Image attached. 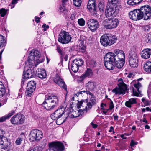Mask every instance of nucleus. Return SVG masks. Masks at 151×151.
Here are the masks:
<instances>
[{"mask_svg": "<svg viewBox=\"0 0 151 151\" xmlns=\"http://www.w3.org/2000/svg\"><path fill=\"white\" fill-rule=\"evenodd\" d=\"M104 61L114 62L116 66L118 68H122L125 63V54L120 50L116 49L114 53L109 52L105 56Z\"/></svg>", "mask_w": 151, "mask_h": 151, "instance_id": "f257e3e1", "label": "nucleus"}, {"mask_svg": "<svg viewBox=\"0 0 151 151\" xmlns=\"http://www.w3.org/2000/svg\"><path fill=\"white\" fill-rule=\"evenodd\" d=\"M151 8L148 5L143 6L139 8L136 9L129 13V18L132 20L137 21L143 18L147 20L151 16Z\"/></svg>", "mask_w": 151, "mask_h": 151, "instance_id": "f03ea898", "label": "nucleus"}, {"mask_svg": "<svg viewBox=\"0 0 151 151\" xmlns=\"http://www.w3.org/2000/svg\"><path fill=\"white\" fill-rule=\"evenodd\" d=\"M121 0H108L109 7L105 11L107 17L116 16L119 12Z\"/></svg>", "mask_w": 151, "mask_h": 151, "instance_id": "7ed1b4c3", "label": "nucleus"}, {"mask_svg": "<svg viewBox=\"0 0 151 151\" xmlns=\"http://www.w3.org/2000/svg\"><path fill=\"white\" fill-rule=\"evenodd\" d=\"M58 101L57 97L56 96L46 95L42 106L47 110H51L56 106Z\"/></svg>", "mask_w": 151, "mask_h": 151, "instance_id": "20e7f679", "label": "nucleus"}, {"mask_svg": "<svg viewBox=\"0 0 151 151\" xmlns=\"http://www.w3.org/2000/svg\"><path fill=\"white\" fill-rule=\"evenodd\" d=\"M40 55L39 52L35 49H33L30 53L28 59V62L31 66L36 67L40 63L43 62V60L39 59Z\"/></svg>", "mask_w": 151, "mask_h": 151, "instance_id": "39448f33", "label": "nucleus"}, {"mask_svg": "<svg viewBox=\"0 0 151 151\" xmlns=\"http://www.w3.org/2000/svg\"><path fill=\"white\" fill-rule=\"evenodd\" d=\"M116 37L114 35L111 34H104L100 38V42L103 46H110L116 42Z\"/></svg>", "mask_w": 151, "mask_h": 151, "instance_id": "423d86ee", "label": "nucleus"}, {"mask_svg": "<svg viewBox=\"0 0 151 151\" xmlns=\"http://www.w3.org/2000/svg\"><path fill=\"white\" fill-rule=\"evenodd\" d=\"M49 148L50 151H63L65 146L61 142L57 141L52 142L48 144Z\"/></svg>", "mask_w": 151, "mask_h": 151, "instance_id": "0eeeda50", "label": "nucleus"}, {"mask_svg": "<svg viewBox=\"0 0 151 151\" xmlns=\"http://www.w3.org/2000/svg\"><path fill=\"white\" fill-rule=\"evenodd\" d=\"M71 39V37L69 33L65 31L60 33L58 41L63 44H67L70 42Z\"/></svg>", "mask_w": 151, "mask_h": 151, "instance_id": "6e6552de", "label": "nucleus"}, {"mask_svg": "<svg viewBox=\"0 0 151 151\" xmlns=\"http://www.w3.org/2000/svg\"><path fill=\"white\" fill-rule=\"evenodd\" d=\"M129 55V62L130 66L133 68H137L138 65V56L134 52H132Z\"/></svg>", "mask_w": 151, "mask_h": 151, "instance_id": "1a4fd4ad", "label": "nucleus"}, {"mask_svg": "<svg viewBox=\"0 0 151 151\" xmlns=\"http://www.w3.org/2000/svg\"><path fill=\"white\" fill-rule=\"evenodd\" d=\"M30 139L32 141H38L42 139L43 137V133L42 131L37 129L32 130L29 135Z\"/></svg>", "mask_w": 151, "mask_h": 151, "instance_id": "9d476101", "label": "nucleus"}, {"mask_svg": "<svg viewBox=\"0 0 151 151\" xmlns=\"http://www.w3.org/2000/svg\"><path fill=\"white\" fill-rule=\"evenodd\" d=\"M24 117L23 114H21L14 115L10 119L12 124L17 125L22 124L24 122Z\"/></svg>", "mask_w": 151, "mask_h": 151, "instance_id": "9b49d317", "label": "nucleus"}, {"mask_svg": "<svg viewBox=\"0 0 151 151\" xmlns=\"http://www.w3.org/2000/svg\"><path fill=\"white\" fill-rule=\"evenodd\" d=\"M64 110L65 109L64 107L58 108L55 112L51 115L50 116L52 119L54 120H57L56 121V122L58 124H60L64 122L65 121V120H64L61 123H58V119L60 118L63 114H64Z\"/></svg>", "mask_w": 151, "mask_h": 151, "instance_id": "f8f14e48", "label": "nucleus"}, {"mask_svg": "<svg viewBox=\"0 0 151 151\" xmlns=\"http://www.w3.org/2000/svg\"><path fill=\"white\" fill-rule=\"evenodd\" d=\"M86 93L88 95H89V99L88 101V108L91 109L93 106L96 104V99L95 96L91 92L88 91H83L78 93V95L82 94V93Z\"/></svg>", "mask_w": 151, "mask_h": 151, "instance_id": "ddd939ff", "label": "nucleus"}, {"mask_svg": "<svg viewBox=\"0 0 151 151\" xmlns=\"http://www.w3.org/2000/svg\"><path fill=\"white\" fill-rule=\"evenodd\" d=\"M88 27L93 32L96 31L99 27V22L96 19H90L87 22Z\"/></svg>", "mask_w": 151, "mask_h": 151, "instance_id": "4468645a", "label": "nucleus"}, {"mask_svg": "<svg viewBox=\"0 0 151 151\" xmlns=\"http://www.w3.org/2000/svg\"><path fill=\"white\" fill-rule=\"evenodd\" d=\"M36 83L34 81H30L27 83L25 92L27 96L30 97L36 88Z\"/></svg>", "mask_w": 151, "mask_h": 151, "instance_id": "2eb2a0df", "label": "nucleus"}, {"mask_svg": "<svg viewBox=\"0 0 151 151\" xmlns=\"http://www.w3.org/2000/svg\"><path fill=\"white\" fill-rule=\"evenodd\" d=\"M83 63L84 62L82 59L74 60L71 64V70L74 73H76L78 70L79 67L81 66Z\"/></svg>", "mask_w": 151, "mask_h": 151, "instance_id": "dca6fc26", "label": "nucleus"}, {"mask_svg": "<svg viewBox=\"0 0 151 151\" xmlns=\"http://www.w3.org/2000/svg\"><path fill=\"white\" fill-rule=\"evenodd\" d=\"M53 80L54 82L61 88H63L65 90L67 89L66 85L65 82L58 74L56 75L53 79Z\"/></svg>", "mask_w": 151, "mask_h": 151, "instance_id": "f3484780", "label": "nucleus"}, {"mask_svg": "<svg viewBox=\"0 0 151 151\" xmlns=\"http://www.w3.org/2000/svg\"><path fill=\"white\" fill-rule=\"evenodd\" d=\"M127 90L126 85L124 83L120 85L119 88H116L112 90V91L114 93L116 94H124L125 93L126 91Z\"/></svg>", "mask_w": 151, "mask_h": 151, "instance_id": "a211bd4d", "label": "nucleus"}, {"mask_svg": "<svg viewBox=\"0 0 151 151\" xmlns=\"http://www.w3.org/2000/svg\"><path fill=\"white\" fill-rule=\"evenodd\" d=\"M88 104L87 102L84 101H81L78 102V108L80 110H81L83 112L87 111L88 110H89L90 109L88 108Z\"/></svg>", "mask_w": 151, "mask_h": 151, "instance_id": "6ab92c4d", "label": "nucleus"}, {"mask_svg": "<svg viewBox=\"0 0 151 151\" xmlns=\"http://www.w3.org/2000/svg\"><path fill=\"white\" fill-rule=\"evenodd\" d=\"M35 74L34 70L32 66L27 69L25 72L24 71L23 76L26 78H29L34 77Z\"/></svg>", "mask_w": 151, "mask_h": 151, "instance_id": "aec40b11", "label": "nucleus"}, {"mask_svg": "<svg viewBox=\"0 0 151 151\" xmlns=\"http://www.w3.org/2000/svg\"><path fill=\"white\" fill-rule=\"evenodd\" d=\"M87 8L91 12L95 13L96 12L95 0H89L87 5Z\"/></svg>", "mask_w": 151, "mask_h": 151, "instance_id": "412c9836", "label": "nucleus"}, {"mask_svg": "<svg viewBox=\"0 0 151 151\" xmlns=\"http://www.w3.org/2000/svg\"><path fill=\"white\" fill-rule=\"evenodd\" d=\"M141 55L142 58H149L151 55V49L147 48L141 52Z\"/></svg>", "mask_w": 151, "mask_h": 151, "instance_id": "4be33fe9", "label": "nucleus"}, {"mask_svg": "<svg viewBox=\"0 0 151 151\" xmlns=\"http://www.w3.org/2000/svg\"><path fill=\"white\" fill-rule=\"evenodd\" d=\"M110 24L108 26L109 29H111L116 28L119 24V20L116 19L110 18Z\"/></svg>", "mask_w": 151, "mask_h": 151, "instance_id": "5701e85b", "label": "nucleus"}, {"mask_svg": "<svg viewBox=\"0 0 151 151\" xmlns=\"http://www.w3.org/2000/svg\"><path fill=\"white\" fill-rule=\"evenodd\" d=\"M86 87L88 90L92 91L96 88V84L93 81H90L86 83Z\"/></svg>", "mask_w": 151, "mask_h": 151, "instance_id": "b1692460", "label": "nucleus"}, {"mask_svg": "<svg viewBox=\"0 0 151 151\" xmlns=\"http://www.w3.org/2000/svg\"><path fill=\"white\" fill-rule=\"evenodd\" d=\"M143 68L145 72L147 73H151V59L149 60L144 65Z\"/></svg>", "mask_w": 151, "mask_h": 151, "instance_id": "393cba45", "label": "nucleus"}, {"mask_svg": "<svg viewBox=\"0 0 151 151\" xmlns=\"http://www.w3.org/2000/svg\"><path fill=\"white\" fill-rule=\"evenodd\" d=\"M136 98H131L129 101H127L125 103V106L129 108L132 107V105L137 103Z\"/></svg>", "mask_w": 151, "mask_h": 151, "instance_id": "a878e982", "label": "nucleus"}, {"mask_svg": "<svg viewBox=\"0 0 151 151\" xmlns=\"http://www.w3.org/2000/svg\"><path fill=\"white\" fill-rule=\"evenodd\" d=\"M104 65L105 67L108 70H112L116 66L115 63L114 62L104 61Z\"/></svg>", "mask_w": 151, "mask_h": 151, "instance_id": "bb28decb", "label": "nucleus"}, {"mask_svg": "<svg viewBox=\"0 0 151 151\" xmlns=\"http://www.w3.org/2000/svg\"><path fill=\"white\" fill-rule=\"evenodd\" d=\"M37 76L42 79H46L47 77L46 71L44 69H40L37 73Z\"/></svg>", "mask_w": 151, "mask_h": 151, "instance_id": "cd10ccee", "label": "nucleus"}, {"mask_svg": "<svg viewBox=\"0 0 151 151\" xmlns=\"http://www.w3.org/2000/svg\"><path fill=\"white\" fill-rule=\"evenodd\" d=\"M14 114V111L13 110L11 111L7 115L0 118V122H2L5 121L6 119H9Z\"/></svg>", "mask_w": 151, "mask_h": 151, "instance_id": "c85d7f7f", "label": "nucleus"}, {"mask_svg": "<svg viewBox=\"0 0 151 151\" xmlns=\"http://www.w3.org/2000/svg\"><path fill=\"white\" fill-rule=\"evenodd\" d=\"M128 4L131 5H134L138 4L142 2L143 0H127Z\"/></svg>", "mask_w": 151, "mask_h": 151, "instance_id": "c756f323", "label": "nucleus"}, {"mask_svg": "<svg viewBox=\"0 0 151 151\" xmlns=\"http://www.w3.org/2000/svg\"><path fill=\"white\" fill-rule=\"evenodd\" d=\"M6 45V41L4 37L0 35V48H4V47Z\"/></svg>", "mask_w": 151, "mask_h": 151, "instance_id": "7c9ffc66", "label": "nucleus"}, {"mask_svg": "<svg viewBox=\"0 0 151 151\" xmlns=\"http://www.w3.org/2000/svg\"><path fill=\"white\" fill-rule=\"evenodd\" d=\"M24 134L22 133L15 141V143L17 145H20L22 142L23 138L24 137Z\"/></svg>", "mask_w": 151, "mask_h": 151, "instance_id": "2f4dec72", "label": "nucleus"}, {"mask_svg": "<svg viewBox=\"0 0 151 151\" xmlns=\"http://www.w3.org/2000/svg\"><path fill=\"white\" fill-rule=\"evenodd\" d=\"M114 16H112L111 17H107H107H108V19L105 20L103 21V24L105 27V28L107 29H109V28L108 27V26L109 25V24H110V22L111 18H110V17H112Z\"/></svg>", "mask_w": 151, "mask_h": 151, "instance_id": "473e14b6", "label": "nucleus"}, {"mask_svg": "<svg viewBox=\"0 0 151 151\" xmlns=\"http://www.w3.org/2000/svg\"><path fill=\"white\" fill-rule=\"evenodd\" d=\"M56 50L58 53H59L60 58H61L65 54L64 50L59 46H57Z\"/></svg>", "mask_w": 151, "mask_h": 151, "instance_id": "72a5a7b5", "label": "nucleus"}, {"mask_svg": "<svg viewBox=\"0 0 151 151\" xmlns=\"http://www.w3.org/2000/svg\"><path fill=\"white\" fill-rule=\"evenodd\" d=\"M82 2L81 0H73V4L76 7H79Z\"/></svg>", "mask_w": 151, "mask_h": 151, "instance_id": "f704fd0d", "label": "nucleus"}, {"mask_svg": "<svg viewBox=\"0 0 151 151\" xmlns=\"http://www.w3.org/2000/svg\"><path fill=\"white\" fill-rule=\"evenodd\" d=\"M86 77H90L93 75V73L91 70L90 69H88L86 71L85 74Z\"/></svg>", "mask_w": 151, "mask_h": 151, "instance_id": "c9c22d12", "label": "nucleus"}, {"mask_svg": "<svg viewBox=\"0 0 151 151\" xmlns=\"http://www.w3.org/2000/svg\"><path fill=\"white\" fill-rule=\"evenodd\" d=\"M134 87L136 88L138 93H140L141 92V91H140L139 89L141 87V85L140 83L138 82L137 83L134 84Z\"/></svg>", "mask_w": 151, "mask_h": 151, "instance_id": "e433bc0d", "label": "nucleus"}, {"mask_svg": "<svg viewBox=\"0 0 151 151\" xmlns=\"http://www.w3.org/2000/svg\"><path fill=\"white\" fill-rule=\"evenodd\" d=\"M5 93V90L4 86L0 87V97H3Z\"/></svg>", "mask_w": 151, "mask_h": 151, "instance_id": "4c0bfd02", "label": "nucleus"}, {"mask_svg": "<svg viewBox=\"0 0 151 151\" xmlns=\"http://www.w3.org/2000/svg\"><path fill=\"white\" fill-rule=\"evenodd\" d=\"M7 140L6 137L3 135L0 136V145H2L3 144L4 141Z\"/></svg>", "mask_w": 151, "mask_h": 151, "instance_id": "58836bf2", "label": "nucleus"}, {"mask_svg": "<svg viewBox=\"0 0 151 151\" xmlns=\"http://www.w3.org/2000/svg\"><path fill=\"white\" fill-rule=\"evenodd\" d=\"M60 12L61 13H65L67 12V10L66 9L64 5L62 6H60L59 8Z\"/></svg>", "mask_w": 151, "mask_h": 151, "instance_id": "ea45409f", "label": "nucleus"}, {"mask_svg": "<svg viewBox=\"0 0 151 151\" xmlns=\"http://www.w3.org/2000/svg\"><path fill=\"white\" fill-rule=\"evenodd\" d=\"M7 11L4 8H2L0 9V14L1 16L2 17H4L6 14Z\"/></svg>", "mask_w": 151, "mask_h": 151, "instance_id": "a19ab883", "label": "nucleus"}, {"mask_svg": "<svg viewBox=\"0 0 151 151\" xmlns=\"http://www.w3.org/2000/svg\"><path fill=\"white\" fill-rule=\"evenodd\" d=\"M78 23L81 26H83L85 24V21L82 18L79 19L78 20Z\"/></svg>", "mask_w": 151, "mask_h": 151, "instance_id": "79ce46f5", "label": "nucleus"}, {"mask_svg": "<svg viewBox=\"0 0 151 151\" xmlns=\"http://www.w3.org/2000/svg\"><path fill=\"white\" fill-rule=\"evenodd\" d=\"M105 5L104 3L100 2L98 5L99 9L101 12L103 11Z\"/></svg>", "mask_w": 151, "mask_h": 151, "instance_id": "37998d69", "label": "nucleus"}, {"mask_svg": "<svg viewBox=\"0 0 151 151\" xmlns=\"http://www.w3.org/2000/svg\"><path fill=\"white\" fill-rule=\"evenodd\" d=\"M145 41L149 43H151V35H147L145 37Z\"/></svg>", "mask_w": 151, "mask_h": 151, "instance_id": "c03bdc74", "label": "nucleus"}, {"mask_svg": "<svg viewBox=\"0 0 151 151\" xmlns=\"http://www.w3.org/2000/svg\"><path fill=\"white\" fill-rule=\"evenodd\" d=\"M96 64V61L93 60H91L89 63L90 66L91 68L95 67Z\"/></svg>", "mask_w": 151, "mask_h": 151, "instance_id": "a18cd8bd", "label": "nucleus"}, {"mask_svg": "<svg viewBox=\"0 0 151 151\" xmlns=\"http://www.w3.org/2000/svg\"><path fill=\"white\" fill-rule=\"evenodd\" d=\"M34 151H42V148L39 146L35 147L33 149Z\"/></svg>", "mask_w": 151, "mask_h": 151, "instance_id": "49530a36", "label": "nucleus"}, {"mask_svg": "<svg viewBox=\"0 0 151 151\" xmlns=\"http://www.w3.org/2000/svg\"><path fill=\"white\" fill-rule=\"evenodd\" d=\"M60 58L62 62L63 60H65V61H67L68 59L67 55L65 53L64 54V55L62 56L61 58Z\"/></svg>", "mask_w": 151, "mask_h": 151, "instance_id": "de8ad7c7", "label": "nucleus"}, {"mask_svg": "<svg viewBox=\"0 0 151 151\" xmlns=\"http://www.w3.org/2000/svg\"><path fill=\"white\" fill-rule=\"evenodd\" d=\"M18 0H12L11 4H10L12 7L11 8H14L15 5L17 3Z\"/></svg>", "mask_w": 151, "mask_h": 151, "instance_id": "09e8293b", "label": "nucleus"}, {"mask_svg": "<svg viewBox=\"0 0 151 151\" xmlns=\"http://www.w3.org/2000/svg\"><path fill=\"white\" fill-rule=\"evenodd\" d=\"M84 42L82 40L80 41V43L79 44V47H81V49H83L84 48Z\"/></svg>", "mask_w": 151, "mask_h": 151, "instance_id": "8fccbe9b", "label": "nucleus"}, {"mask_svg": "<svg viewBox=\"0 0 151 151\" xmlns=\"http://www.w3.org/2000/svg\"><path fill=\"white\" fill-rule=\"evenodd\" d=\"M114 108V105L113 102L110 100V102L109 104V109L110 110H111Z\"/></svg>", "mask_w": 151, "mask_h": 151, "instance_id": "3c124183", "label": "nucleus"}, {"mask_svg": "<svg viewBox=\"0 0 151 151\" xmlns=\"http://www.w3.org/2000/svg\"><path fill=\"white\" fill-rule=\"evenodd\" d=\"M42 27L44 29V30L45 31L46 30V29L49 28V26L48 25H46L45 24H44Z\"/></svg>", "mask_w": 151, "mask_h": 151, "instance_id": "603ef678", "label": "nucleus"}, {"mask_svg": "<svg viewBox=\"0 0 151 151\" xmlns=\"http://www.w3.org/2000/svg\"><path fill=\"white\" fill-rule=\"evenodd\" d=\"M133 94L134 96H139L138 93L136 92V91H134V88L133 89Z\"/></svg>", "mask_w": 151, "mask_h": 151, "instance_id": "864d4df0", "label": "nucleus"}, {"mask_svg": "<svg viewBox=\"0 0 151 151\" xmlns=\"http://www.w3.org/2000/svg\"><path fill=\"white\" fill-rule=\"evenodd\" d=\"M137 144V143L136 142H135L134 141L132 140L131 141V143L130 144V145L131 147H133L134 145H136Z\"/></svg>", "mask_w": 151, "mask_h": 151, "instance_id": "5fc2aeb1", "label": "nucleus"}, {"mask_svg": "<svg viewBox=\"0 0 151 151\" xmlns=\"http://www.w3.org/2000/svg\"><path fill=\"white\" fill-rule=\"evenodd\" d=\"M35 21L37 23H38L40 22V18H39V17H37V16H36L35 17Z\"/></svg>", "mask_w": 151, "mask_h": 151, "instance_id": "6e6d98bb", "label": "nucleus"}, {"mask_svg": "<svg viewBox=\"0 0 151 151\" xmlns=\"http://www.w3.org/2000/svg\"><path fill=\"white\" fill-rule=\"evenodd\" d=\"M86 77V75H85V74H83L82 76H81V77H80V80L81 81H82L84 79H85V78Z\"/></svg>", "mask_w": 151, "mask_h": 151, "instance_id": "4d7b16f0", "label": "nucleus"}, {"mask_svg": "<svg viewBox=\"0 0 151 151\" xmlns=\"http://www.w3.org/2000/svg\"><path fill=\"white\" fill-rule=\"evenodd\" d=\"M106 104L101 103V109L104 110V106H106Z\"/></svg>", "mask_w": 151, "mask_h": 151, "instance_id": "13d9d810", "label": "nucleus"}, {"mask_svg": "<svg viewBox=\"0 0 151 151\" xmlns=\"http://www.w3.org/2000/svg\"><path fill=\"white\" fill-rule=\"evenodd\" d=\"M25 78H26L24 77V76L23 77L21 81V85L23 84H24V81L25 80Z\"/></svg>", "mask_w": 151, "mask_h": 151, "instance_id": "bf43d9fd", "label": "nucleus"}, {"mask_svg": "<svg viewBox=\"0 0 151 151\" xmlns=\"http://www.w3.org/2000/svg\"><path fill=\"white\" fill-rule=\"evenodd\" d=\"M150 102L148 100H146L145 102L144 103L145 105L146 106H148L150 105Z\"/></svg>", "mask_w": 151, "mask_h": 151, "instance_id": "052dcab7", "label": "nucleus"}, {"mask_svg": "<svg viewBox=\"0 0 151 151\" xmlns=\"http://www.w3.org/2000/svg\"><path fill=\"white\" fill-rule=\"evenodd\" d=\"M91 124L93 128H96L97 127V125L96 124L91 123Z\"/></svg>", "mask_w": 151, "mask_h": 151, "instance_id": "680f3d73", "label": "nucleus"}, {"mask_svg": "<svg viewBox=\"0 0 151 151\" xmlns=\"http://www.w3.org/2000/svg\"><path fill=\"white\" fill-rule=\"evenodd\" d=\"M4 48H2L1 49V50L0 51V60L1 59V54L2 53V52L3 51V50H4Z\"/></svg>", "mask_w": 151, "mask_h": 151, "instance_id": "e2e57ef3", "label": "nucleus"}, {"mask_svg": "<svg viewBox=\"0 0 151 151\" xmlns=\"http://www.w3.org/2000/svg\"><path fill=\"white\" fill-rule=\"evenodd\" d=\"M114 117V120H118V117L117 115H113Z\"/></svg>", "mask_w": 151, "mask_h": 151, "instance_id": "0e129e2a", "label": "nucleus"}, {"mask_svg": "<svg viewBox=\"0 0 151 151\" xmlns=\"http://www.w3.org/2000/svg\"><path fill=\"white\" fill-rule=\"evenodd\" d=\"M114 130V127L113 126H111L110 127V128L109 130V132H112V131Z\"/></svg>", "mask_w": 151, "mask_h": 151, "instance_id": "69168bd1", "label": "nucleus"}, {"mask_svg": "<svg viewBox=\"0 0 151 151\" xmlns=\"http://www.w3.org/2000/svg\"><path fill=\"white\" fill-rule=\"evenodd\" d=\"M67 1L68 0H62V5H64Z\"/></svg>", "mask_w": 151, "mask_h": 151, "instance_id": "338daca9", "label": "nucleus"}, {"mask_svg": "<svg viewBox=\"0 0 151 151\" xmlns=\"http://www.w3.org/2000/svg\"><path fill=\"white\" fill-rule=\"evenodd\" d=\"M133 76V74L132 73H130L128 75L127 77L129 78H130L131 77H132Z\"/></svg>", "mask_w": 151, "mask_h": 151, "instance_id": "774afa93", "label": "nucleus"}]
</instances>
